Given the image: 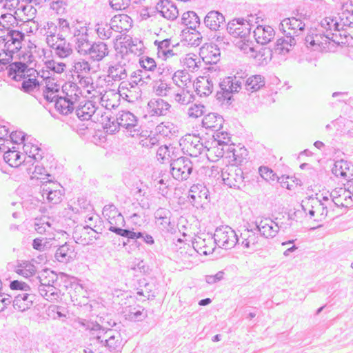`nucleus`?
Returning a JSON list of instances; mask_svg holds the SVG:
<instances>
[{"instance_id": "f257e3e1", "label": "nucleus", "mask_w": 353, "mask_h": 353, "mask_svg": "<svg viewBox=\"0 0 353 353\" xmlns=\"http://www.w3.org/2000/svg\"><path fill=\"white\" fill-rule=\"evenodd\" d=\"M265 78L260 74H254L246 80L242 76H230L219 82L220 90L216 94V100L221 105L229 107L234 101L233 94L240 91L254 92L265 86Z\"/></svg>"}, {"instance_id": "f03ea898", "label": "nucleus", "mask_w": 353, "mask_h": 353, "mask_svg": "<svg viewBox=\"0 0 353 353\" xmlns=\"http://www.w3.org/2000/svg\"><path fill=\"white\" fill-rule=\"evenodd\" d=\"M305 26L304 21H301L295 16L283 19L280 26L284 36L277 39L274 47V52L285 54L292 50L303 34Z\"/></svg>"}, {"instance_id": "7ed1b4c3", "label": "nucleus", "mask_w": 353, "mask_h": 353, "mask_svg": "<svg viewBox=\"0 0 353 353\" xmlns=\"http://www.w3.org/2000/svg\"><path fill=\"white\" fill-rule=\"evenodd\" d=\"M57 279V274L50 270H44L36 277L29 279L33 288L37 287L41 296L48 301H57L61 298V290L53 284Z\"/></svg>"}, {"instance_id": "20e7f679", "label": "nucleus", "mask_w": 353, "mask_h": 353, "mask_svg": "<svg viewBox=\"0 0 353 353\" xmlns=\"http://www.w3.org/2000/svg\"><path fill=\"white\" fill-rule=\"evenodd\" d=\"M61 97L57 102V110L64 115H68L75 108V105L82 97V91L77 83L65 82L61 85Z\"/></svg>"}, {"instance_id": "39448f33", "label": "nucleus", "mask_w": 353, "mask_h": 353, "mask_svg": "<svg viewBox=\"0 0 353 353\" xmlns=\"http://www.w3.org/2000/svg\"><path fill=\"white\" fill-rule=\"evenodd\" d=\"M212 237L215 245L225 250L233 248L239 242L236 232L228 225L216 228Z\"/></svg>"}, {"instance_id": "423d86ee", "label": "nucleus", "mask_w": 353, "mask_h": 353, "mask_svg": "<svg viewBox=\"0 0 353 353\" xmlns=\"http://www.w3.org/2000/svg\"><path fill=\"white\" fill-rule=\"evenodd\" d=\"M193 172L192 162L186 157L170 159V173L178 181L187 180Z\"/></svg>"}, {"instance_id": "0eeeda50", "label": "nucleus", "mask_w": 353, "mask_h": 353, "mask_svg": "<svg viewBox=\"0 0 353 353\" xmlns=\"http://www.w3.org/2000/svg\"><path fill=\"white\" fill-rule=\"evenodd\" d=\"M25 40V34L17 30H8L5 33L4 51L8 54L13 56L19 52Z\"/></svg>"}, {"instance_id": "6e6552de", "label": "nucleus", "mask_w": 353, "mask_h": 353, "mask_svg": "<svg viewBox=\"0 0 353 353\" xmlns=\"http://www.w3.org/2000/svg\"><path fill=\"white\" fill-rule=\"evenodd\" d=\"M303 209L306 214L310 216V218L314 221H321L324 219L328 212L330 205L322 202L317 198H311L307 202L302 205Z\"/></svg>"}, {"instance_id": "1a4fd4ad", "label": "nucleus", "mask_w": 353, "mask_h": 353, "mask_svg": "<svg viewBox=\"0 0 353 353\" xmlns=\"http://www.w3.org/2000/svg\"><path fill=\"white\" fill-rule=\"evenodd\" d=\"M112 124L114 127V129L110 130L112 132L117 130V127H121L127 130L131 137H135L139 134L137 117L129 111L119 112L117 117V125H114V122Z\"/></svg>"}, {"instance_id": "9d476101", "label": "nucleus", "mask_w": 353, "mask_h": 353, "mask_svg": "<svg viewBox=\"0 0 353 353\" xmlns=\"http://www.w3.org/2000/svg\"><path fill=\"white\" fill-rule=\"evenodd\" d=\"M221 177L224 184L230 188H240L244 183L243 170L235 165H226L223 168Z\"/></svg>"}, {"instance_id": "9b49d317", "label": "nucleus", "mask_w": 353, "mask_h": 353, "mask_svg": "<svg viewBox=\"0 0 353 353\" xmlns=\"http://www.w3.org/2000/svg\"><path fill=\"white\" fill-rule=\"evenodd\" d=\"M107 65V76L114 81H120L127 78V64L121 54H117L115 59Z\"/></svg>"}, {"instance_id": "f8f14e48", "label": "nucleus", "mask_w": 353, "mask_h": 353, "mask_svg": "<svg viewBox=\"0 0 353 353\" xmlns=\"http://www.w3.org/2000/svg\"><path fill=\"white\" fill-rule=\"evenodd\" d=\"M201 140L199 137L195 135H186L182 143H180L183 153L190 157H198L205 150V142H202Z\"/></svg>"}, {"instance_id": "ddd939ff", "label": "nucleus", "mask_w": 353, "mask_h": 353, "mask_svg": "<svg viewBox=\"0 0 353 353\" xmlns=\"http://www.w3.org/2000/svg\"><path fill=\"white\" fill-rule=\"evenodd\" d=\"M34 142H37L36 140L32 137L24 142L23 150L25 154H23V167L32 163L33 161H39L43 157V150Z\"/></svg>"}, {"instance_id": "4468645a", "label": "nucleus", "mask_w": 353, "mask_h": 353, "mask_svg": "<svg viewBox=\"0 0 353 353\" xmlns=\"http://www.w3.org/2000/svg\"><path fill=\"white\" fill-rule=\"evenodd\" d=\"M60 188L59 184H57L51 181L43 183L41 186V192L43 199H46L52 204H57L61 201L62 190L57 189Z\"/></svg>"}, {"instance_id": "2eb2a0df", "label": "nucleus", "mask_w": 353, "mask_h": 353, "mask_svg": "<svg viewBox=\"0 0 353 353\" xmlns=\"http://www.w3.org/2000/svg\"><path fill=\"white\" fill-rule=\"evenodd\" d=\"M227 30L234 37H239L245 40V38L250 34L251 28L250 22H245V19L241 18L230 21L227 25Z\"/></svg>"}, {"instance_id": "dca6fc26", "label": "nucleus", "mask_w": 353, "mask_h": 353, "mask_svg": "<svg viewBox=\"0 0 353 353\" xmlns=\"http://www.w3.org/2000/svg\"><path fill=\"white\" fill-rule=\"evenodd\" d=\"M215 245L212 236L209 234H203L197 236L192 241V246L194 250L199 254L203 255L212 253Z\"/></svg>"}, {"instance_id": "f3484780", "label": "nucleus", "mask_w": 353, "mask_h": 353, "mask_svg": "<svg viewBox=\"0 0 353 353\" xmlns=\"http://www.w3.org/2000/svg\"><path fill=\"white\" fill-rule=\"evenodd\" d=\"M330 196L331 197V202L329 205L332 207V204L336 207L349 208L353 205V197L347 190L346 187L337 188L333 190Z\"/></svg>"}, {"instance_id": "a211bd4d", "label": "nucleus", "mask_w": 353, "mask_h": 353, "mask_svg": "<svg viewBox=\"0 0 353 353\" xmlns=\"http://www.w3.org/2000/svg\"><path fill=\"white\" fill-rule=\"evenodd\" d=\"M97 232L90 226H77L75 228L72 237L75 242L82 245L92 244L97 239Z\"/></svg>"}, {"instance_id": "6ab92c4d", "label": "nucleus", "mask_w": 353, "mask_h": 353, "mask_svg": "<svg viewBox=\"0 0 353 353\" xmlns=\"http://www.w3.org/2000/svg\"><path fill=\"white\" fill-rule=\"evenodd\" d=\"M72 71L77 74V77L80 79V82L83 81L85 85H88L91 81V78L88 76L91 73H95L97 71L91 66L90 62L85 59H81L73 63Z\"/></svg>"}, {"instance_id": "aec40b11", "label": "nucleus", "mask_w": 353, "mask_h": 353, "mask_svg": "<svg viewBox=\"0 0 353 353\" xmlns=\"http://www.w3.org/2000/svg\"><path fill=\"white\" fill-rule=\"evenodd\" d=\"M171 105L161 98L151 99L148 103V112L150 116H166L170 113Z\"/></svg>"}, {"instance_id": "412c9836", "label": "nucleus", "mask_w": 353, "mask_h": 353, "mask_svg": "<svg viewBox=\"0 0 353 353\" xmlns=\"http://www.w3.org/2000/svg\"><path fill=\"white\" fill-rule=\"evenodd\" d=\"M122 339L121 334L115 330L108 328L102 336L101 345L110 351H117L121 347Z\"/></svg>"}, {"instance_id": "4be33fe9", "label": "nucleus", "mask_w": 353, "mask_h": 353, "mask_svg": "<svg viewBox=\"0 0 353 353\" xmlns=\"http://www.w3.org/2000/svg\"><path fill=\"white\" fill-rule=\"evenodd\" d=\"M98 108L95 103L92 101H85L83 105L79 104L76 108V114L79 119L82 121L92 119H98Z\"/></svg>"}, {"instance_id": "5701e85b", "label": "nucleus", "mask_w": 353, "mask_h": 353, "mask_svg": "<svg viewBox=\"0 0 353 353\" xmlns=\"http://www.w3.org/2000/svg\"><path fill=\"white\" fill-rule=\"evenodd\" d=\"M281 226L273 220L265 218L256 223V232L265 238L274 237L278 233Z\"/></svg>"}, {"instance_id": "b1692460", "label": "nucleus", "mask_w": 353, "mask_h": 353, "mask_svg": "<svg viewBox=\"0 0 353 353\" xmlns=\"http://www.w3.org/2000/svg\"><path fill=\"white\" fill-rule=\"evenodd\" d=\"M259 232H256V228L254 230L245 229L239 237V245H241L245 248H254L259 243L261 235Z\"/></svg>"}, {"instance_id": "393cba45", "label": "nucleus", "mask_w": 353, "mask_h": 353, "mask_svg": "<svg viewBox=\"0 0 353 353\" xmlns=\"http://www.w3.org/2000/svg\"><path fill=\"white\" fill-rule=\"evenodd\" d=\"M110 23L114 32L125 34L132 28V20L128 15L120 14L114 16Z\"/></svg>"}, {"instance_id": "a878e982", "label": "nucleus", "mask_w": 353, "mask_h": 353, "mask_svg": "<svg viewBox=\"0 0 353 353\" xmlns=\"http://www.w3.org/2000/svg\"><path fill=\"white\" fill-rule=\"evenodd\" d=\"M157 12L164 18L173 21L179 16L176 6L169 0H161L156 5Z\"/></svg>"}, {"instance_id": "bb28decb", "label": "nucleus", "mask_w": 353, "mask_h": 353, "mask_svg": "<svg viewBox=\"0 0 353 353\" xmlns=\"http://www.w3.org/2000/svg\"><path fill=\"white\" fill-rule=\"evenodd\" d=\"M205 26L212 31H219L225 25V17L219 11L209 12L204 19Z\"/></svg>"}, {"instance_id": "cd10ccee", "label": "nucleus", "mask_w": 353, "mask_h": 353, "mask_svg": "<svg viewBox=\"0 0 353 353\" xmlns=\"http://www.w3.org/2000/svg\"><path fill=\"white\" fill-rule=\"evenodd\" d=\"M7 149L6 151L4 152L3 159L4 161L11 167H19L23 166V162L22 160V157L20 152L16 149L15 147H12L10 149L9 147L5 145L4 143L0 144V150L4 151Z\"/></svg>"}, {"instance_id": "c85d7f7f", "label": "nucleus", "mask_w": 353, "mask_h": 353, "mask_svg": "<svg viewBox=\"0 0 353 353\" xmlns=\"http://www.w3.org/2000/svg\"><path fill=\"white\" fill-rule=\"evenodd\" d=\"M221 139L205 141L206 156L211 161H216L225 155V149L221 145Z\"/></svg>"}, {"instance_id": "c756f323", "label": "nucleus", "mask_w": 353, "mask_h": 353, "mask_svg": "<svg viewBox=\"0 0 353 353\" xmlns=\"http://www.w3.org/2000/svg\"><path fill=\"white\" fill-rule=\"evenodd\" d=\"M109 54L108 45L103 41L93 42L87 53L93 61H101Z\"/></svg>"}, {"instance_id": "7c9ffc66", "label": "nucleus", "mask_w": 353, "mask_h": 353, "mask_svg": "<svg viewBox=\"0 0 353 353\" xmlns=\"http://www.w3.org/2000/svg\"><path fill=\"white\" fill-rule=\"evenodd\" d=\"M170 212L165 208H159L154 214L157 223L165 232L172 233L174 225L170 221Z\"/></svg>"}, {"instance_id": "2f4dec72", "label": "nucleus", "mask_w": 353, "mask_h": 353, "mask_svg": "<svg viewBox=\"0 0 353 353\" xmlns=\"http://www.w3.org/2000/svg\"><path fill=\"white\" fill-rule=\"evenodd\" d=\"M253 33L256 41L261 45L270 43L275 36L274 30L269 26L259 25L254 29Z\"/></svg>"}, {"instance_id": "473e14b6", "label": "nucleus", "mask_w": 353, "mask_h": 353, "mask_svg": "<svg viewBox=\"0 0 353 353\" xmlns=\"http://www.w3.org/2000/svg\"><path fill=\"white\" fill-rule=\"evenodd\" d=\"M34 299V294L22 292L12 299V306L15 310L24 312L32 306Z\"/></svg>"}, {"instance_id": "72a5a7b5", "label": "nucleus", "mask_w": 353, "mask_h": 353, "mask_svg": "<svg viewBox=\"0 0 353 353\" xmlns=\"http://www.w3.org/2000/svg\"><path fill=\"white\" fill-rule=\"evenodd\" d=\"M332 172L336 177L350 178L353 175V165L343 159L336 161L332 168Z\"/></svg>"}, {"instance_id": "f704fd0d", "label": "nucleus", "mask_w": 353, "mask_h": 353, "mask_svg": "<svg viewBox=\"0 0 353 353\" xmlns=\"http://www.w3.org/2000/svg\"><path fill=\"white\" fill-rule=\"evenodd\" d=\"M195 91L200 97H208L213 90V81L207 77H200L197 81L193 83Z\"/></svg>"}, {"instance_id": "c9c22d12", "label": "nucleus", "mask_w": 353, "mask_h": 353, "mask_svg": "<svg viewBox=\"0 0 353 353\" xmlns=\"http://www.w3.org/2000/svg\"><path fill=\"white\" fill-rule=\"evenodd\" d=\"M223 118L217 113L211 112L205 115L202 120V125L206 129L219 131L223 128Z\"/></svg>"}, {"instance_id": "e433bc0d", "label": "nucleus", "mask_w": 353, "mask_h": 353, "mask_svg": "<svg viewBox=\"0 0 353 353\" xmlns=\"http://www.w3.org/2000/svg\"><path fill=\"white\" fill-rule=\"evenodd\" d=\"M200 55L206 63L216 64L219 61L220 50L216 45H208L201 48Z\"/></svg>"}, {"instance_id": "4c0bfd02", "label": "nucleus", "mask_w": 353, "mask_h": 353, "mask_svg": "<svg viewBox=\"0 0 353 353\" xmlns=\"http://www.w3.org/2000/svg\"><path fill=\"white\" fill-rule=\"evenodd\" d=\"M27 68L28 65L25 63L15 61L8 65V74L13 80L19 81L25 78Z\"/></svg>"}, {"instance_id": "58836bf2", "label": "nucleus", "mask_w": 353, "mask_h": 353, "mask_svg": "<svg viewBox=\"0 0 353 353\" xmlns=\"http://www.w3.org/2000/svg\"><path fill=\"white\" fill-rule=\"evenodd\" d=\"M81 323L86 330L89 331L90 339H96L99 343L101 344L102 336L105 333L107 328L91 321H84Z\"/></svg>"}, {"instance_id": "ea45409f", "label": "nucleus", "mask_w": 353, "mask_h": 353, "mask_svg": "<svg viewBox=\"0 0 353 353\" xmlns=\"http://www.w3.org/2000/svg\"><path fill=\"white\" fill-rule=\"evenodd\" d=\"M74 249L68 243L59 246L54 254V258L61 263H66L73 259Z\"/></svg>"}, {"instance_id": "a19ab883", "label": "nucleus", "mask_w": 353, "mask_h": 353, "mask_svg": "<svg viewBox=\"0 0 353 353\" xmlns=\"http://www.w3.org/2000/svg\"><path fill=\"white\" fill-rule=\"evenodd\" d=\"M26 170L31 179H45L44 176H50L46 168L39 164V161H33L26 166Z\"/></svg>"}, {"instance_id": "79ce46f5", "label": "nucleus", "mask_w": 353, "mask_h": 353, "mask_svg": "<svg viewBox=\"0 0 353 353\" xmlns=\"http://www.w3.org/2000/svg\"><path fill=\"white\" fill-rule=\"evenodd\" d=\"M173 82L179 88H188L192 85L191 76L185 70H178L172 76Z\"/></svg>"}, {"instance_id": "37998d69", "label": "nucleus", "mask_w": 353, "mask_h": 353, "mask_svg": "<svg viewBox=\"0 0 353 353\" xmlns=\"http://www.w3.org/2000/svg\"><path fill=\"white\" fill-rule=\"evenodd\" d=\"M15 272L18 274L30 279L37 276H35L37 272L36 267L33 263L28 261H22L17 265Z\"/></svg>"}, {"instance_id": "c03bdc74", "label": "nucleus", "mask_w": 353, "mask_h": 353, "mask_svg": "<svg viewBox=\"0 0 353 353\" xmlns=\"http://www.w3.org/2000/svg\"><path fill=\"white\" fill-rule=\"evenodd\" d=\"M181 22L188 28L195 30L197 27H199L200 19L194 12L188 11L183 14Z\"/></svg>"}, {"instance_id": "a18cd8bd", "label": "nucleus", "mask_w": 353, "mask_h": 353, "mask_svg": "<svg viewBox=\"0 0 353 353\" xmlns=\"http://www.w3.org/2000/svg\"><path fill=\"white\" fill-rule=\"evenodd\" d=\"M88 29L86 23L78 20L74 21V26L72 28L71 35L74 38V41L79 38H83L88 36Z\"/></svg>"}, {"instance_id": "49530a36", "label": "nucleus", "mask_w": 353, "mask_h": 353, "mask_svg": "<svg viewBox=\"0 0 353 353\" xmlns=\"http://www.w3.org/2000/svg\"><path fill=\"white\" fill-rule=\"evenodd\" d=\"M112 28L110 23H98L95 25V32L101 40H106L112 37L114 32Z\"/></svg>"}, {"instance_id": "de8ad7c7", "label": "nucleus", "mask_w": 353, "mask_h": 353, "mask_svg": "<svg viewBox=\"0 0 353 353\" xmlns=\"http://www.w3.org/2000/svg\"><path fill=\"white\" fill-rule=\"evenodd\" d=\"M320 26L326 33L332 32V30L339 32L341 28V22H339L336 18L325 17L321 21Z\"/></svg>"}, {"instance_id": "09e8293b", "label": "nucleus", "mask_w": 353, "mask_h": 353, "mask_svg": "<svg viewBox=\"0 0 353 353\" xmlns=\"http://www.w3.org/2000/svg\"><path fill=\"white\" fill-rule=\"evenodd\" d=\"M56 22L58 26L59 36L63 39H65L67 37L71 35L72 28H73L74 26V21H69L67 19L59 18L57 19Z\"/></svg>"}, {"instance_id": "8fccbe9b", "label": "nucleus", "mask_w": 353, "mask_h": 353, "mask_svg": "<svg viewBox=\"0 0 353 353\" xmlns=\"http://www.w3.org/2000/svg\"><path fill=\"white\" fill-rule=\"evenodd\" d=\"M153 91L157 96L167 97L172 94V88L165 81L159 80L153 87Z\"/></svg>"}, {"instance_id": "3c124183", "label": "nucleus", "mask_w": 353, "mask_h": 353, "mask_svg": "<svg viewBox=\"0 0 353 353\" xmlns=\"http://www.w3.org/2000/svg\"><path fill=\"white\" fill-rule=\"evenodd\" d=\"M221 145L225 149V155L226 158H231L232 157L234 159V161L236 162V163H241L243 159V157H242L243 153L241 154V156H239L236 153V150L234 148V145L229 144L228 141L221 140Z\"/></svg>"}, {"instance_id": "603ef678", "label": "nucleus", "mask_w": 353, "mask_h": 353, "mask_svg": "<svg viewBox=\"0 0 353 353\" xmlns=\"http://www.w3.org/2000/svg\"><path fill=\"white\" fill-rule=\"evenodd\" d=\"M54 50V53L60 58H66L72 53L71 46L65 41V39L58 43Z\"/></svg>"}, {"instance_id": "864d4df0", "label": "nucleus", "mask_w": 353, "mask_h": 353, "mask_svg": "<svg viewBox=\"0 0 353 353\" xmlns=\"http://www.w3.org/2000/svg\"><path fill=\"white\" fill-rule=\"evenodd\" d=\"M34 228L38 234H50L52 231V226L47 218L36 219L34 223Z\"/></svg>"}, {"instance_id": "5fc2aeb1", "label": "nucleus", "mask_w": 353, "mask_h": 353, "mask_svg": "<svg viewBox=\"0 0 353 353\" xmlns=\"http://www.w3.org/2000/svg\"><path fill=\"white\" fill-rule=\"evenodd\" d=\"M155 132L163 137H169L175 133L176 126L172 123L162 122L156 127Z\"/></svg>"}, {"instance_id": "6e6d98bb", "label": "nucleus", "mask_w": 353, "mask_h": 353, "mask_svg": "<svg viewBox=\"0 0 353 353\" xmlns=\"http://www.w3.org/2000/svg\"><path fill=\"white\" fill-rule=\"evenodd\" d=\"M121 46L126 49V52L128 50L132 53H136L139 50L138 45L142 46L141 41L139 39H133L131 37L125 35L123 37V41L121 42Z\"/></svg>"}, {"instance_id": "4d7b16f0", "label": "nucleus", "mask_w": 353, "mask_h": 353, "mask_svg": "<svg viewBox=\"0 0 353 353\" xmlns=\"http://www.w3.org/2000/svg\"><path fill=\"white\" fill-rule=\"evenodd\" d=\"M75 48L77 52L81 55H87V53L92 46L93 42L89 41L88 36L83 38H79L78 40L74 41Z\"/></svg>"}, {"instance_id": "13d9d810", "label": "nucleus", "mask_w": 353, "mask_h": 353, "mask_svg": "<svg viewBox=\"0 0 353 353\" xmlns=\"http://www.w3.org/2000/svg\"><path fill=\"white\" fill-rule=\"evenodd\" d=\"M190 192L195 194L198 200H199L202 204L204 201H208V190L204 185L201 184L193 185L190 188Z\"/></svg>"}, {"instance_id": "bf43d9fd", "label": "nucleus", "mask_w": 353, "mask_h": 353, "mask_svg": "<svg viewBox=\"0 0 353 353\" xmlns=\"http://www.w3.org/2000/svg\"><path fill=\"white\" fill-rule=\"evenodd\" d=\"M114 233L130 239H143L144 232H134L128 229L114 228Z\"/></svg>"}, {"instance_id": "052dcab7", "label": "nucleus", "mask_w": 353, "mask_h": 353, "mask_svg": "<svg viewBox=\"0 0 353 353\" xmlns=\"http://www.w3.org/2000/svg\"><path fill=\"white\" fill-rule=\"evenodd\" d=\"M174 147H168L167 145H162L159 148L157 152V157L159 161L161 163H164L165 160H168L170 158L173 159L171 156V152L172 155L174 154Z\"/></svg>"}, {"instance_id": "680f3d73", "label": "nucleus", "mask_w": 353, "mask_h": 353, "mask_svg": "<svg viewBox=\"0 0 353 353\" xmlns=\"http://www.w3.org/2000/svg\"><path fill=\"white\" fill-rule=\"evenodd\" d=\"M199 58L194 54H188L183 61L184 65L192 72L196 71L199 68Z\"/></svg>"}, {"instance_id": "e2e57ef3", "label": "nucleus", "mask_w": 353, "mask_h": 353, "mask_svg": "<svg viewBox=\"0 0 353 353\" xmlns=\"http://www.w3.org/2000/svg\"><path fill=\"white\" fill-rule=\"evenodd\" d=\"M339 19L341 28H343L345 26L353 28V8L350 10L346 9L343 10Z\"/></svg>"}, {"instance_id": "0e129e2a", "label": "nucleus", "mask_w": 353, "mask_h": 353, "mask_svg": "<svg viewBox=\"0 0 353 353\" xmlns=\"http://www.w3.org/2000/svg\"><path fill=\"white\" fill-rule=\"evenodd\" d=\"M17 19L12 14H2L0 18V25L6 30H13L14 24H17Z\"/></svg>"}, {"instance_id": "69168bd1", "label": "nucleus", "mask_w": 353, "mask_h": 353, "mask_svg": "<svg viewBox=\"0 0 353 353\" xmlns=\"http://www.w3.org/2000/svg\"><path fill=\"white\" fill-rule=\"evenodd\" d=\"M128 317L131 321H141L147 317V312L144 311L143 308L139 306L130 310Z\"/></svg>"}, {"instance_id": "338daca9", "label": "nucleus", "mask_w": 353, "mask_h": 353, "mask_svg": "<svg viewBox=\"0 0 353 353\" xmlns=\"http://www.w3.org/2000/svg\"><path fill=\"white\" fill-rule=\"evenodd\" d=\"M46 68L49 69L52 74H61L65 70L66 65L61 62L50 60L46 62Z\"/></svg>"}, {"instance_id": "774afa93", "label": "nucleus", "mask_w": 353, "mask_h": 353, "mask_svg": "<svg viewBox=\"0 0 353 353\" xmlns=\"http://www.w3.org/2000/svg\"><path fill=\"white\" fill-rule=\"evenodd\" d=\"M139 64L141 68L154 73L157 63L154 59L149 57H143L139 59Z\"/></svg>"}]
</instances>
